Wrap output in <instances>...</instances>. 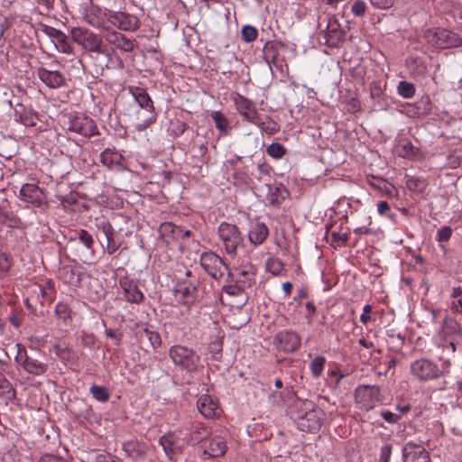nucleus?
Masks as SVG:
<instances>
[{"mask_svg":"<svg viewBox=\"0 0 462 462\" xmlns=\"http://www.w3.org/2000/svg\"><path fill=\"white\" fill-rule=\"evenodd\" d=\"M160 444L162 445L165 453L170 456V454L174 453L175 445L173 442L172 435H165L160 439Z\"/></svg>","mask_w":462,"mask_h":462,"instance_id":"a19ab883","label":"nucleus"},{"mask_svg":"<svg viewBox=\"0 0 462 462\" xmlns=\"http://www.w3.org/2000/svg\"><path fill=\"white\" fill-rule=\"evenodd\" d=\"M55 313L59 319L67 320L70 318V310L67 304L60 302L56 305Z\"/></svg>","mask_w":462,"mask_h":462,"instance_id":"79ce46f5","label":"nucleus"},{"mask_svg":"<svg viewBox=\"0 0 462 462\" xmlns=\"http://www.w3.org/2000/svg\"><path fill=\"white\" fill-rule=\"evenodd\" d=\"M16 346L18 347L17 356L15 357L16 362H18L27 373L40 376L48 371V364L28 356L25 349L22 348L20 344H17Z\"/></svg>","mask_w":462,"mask_h":462,"instance_id":"1a4fd4ad","label":"nucleus"},{"mask_svg":"<svg viewBox=\"0 0 462 462\" xmlns=\"http://www.w3.org/2000/svg\"><path fill=\"white\" fill-rule=\"evenodd\" d=\"M38 290H39V294L42 296V298H46L49 296V291H51V288L46 289V288L39 287Z\"/></svg>","mask_w":462,"mask_h":462,"instance_id":"774afa93","label":"nucleus"},{"mask_svg":"<svg viewBox=\"0 0 462 462\" xmlns=\"http://www.w3.org/2000/svg\"><path fill=\"white\" fill-rule=\"evenodd\" d=\"M232 99L235 103L236 109L245 120L249 123L256 122L258 113L253 101L238 93H235Z\"/></svg>","mask_w":462,"mask_h":462,"instance_id":"ddd939ff","label":"nucleus"},{"mask_svg":"<svg viewBox=\"0 0 462 462\" xmlns=\"http://www.w3.org/2000/svg\"><path fill=\"white\" fill-rule=\"evenodd\" d=\"M438 338L443 351L453 355L457 350V345L462 338V328L460 324L451 317H446L438 332Z\"/></svg>","mask_w":462,"mask_h":462,"instance_id":"20e7f679","label":"nucleus"},{"mask_svg":"<svg viewBox=\"0 0 462 462\" xmlns=\"http://www.w3.org/2000/svg\"><path fill=\"white\" fill-rule=\"evenodd\" d=\"M169 356L176 366L189 373L198 371L201 365L200 356L196 351L182 345L172 346L169 350Z\"/></svg>","mask_w":462,"mask_h":462,"instance_id":"39448f33","label":"nucleus"},{"mask_svg":"<svg viewBox=\"0 0 462 462\" xmlns=\"http://www.w3.org/2000/svg\"><path fill=\"white\" fill-rule=\"evenodd\" d=\"M285 152V148L279 143H273L266 148V153L275 159L282 158Z\"/></svg>","mask_w":462,"mask_h":462,"instance_id":"4c0bfd02","label":"nucleus"},{"mask_svg":"<svg viewBox=\"0 0 462 462\" xmlns=\"http://www.w3.org/2000/svg\"><path fill=\"white\" fill-rule=\"evenodd\" d=\"M443 366L441 369L431 359L420 358L411 364L410 372L416 381L426 383L440 378L445 374V370L450 366V361L446 360Z\"/></svg>","mask_w":462,"mask_h":462,"instance_id":"7ed1b4c3","label":"nucleus"},{"mask_svg":"<svg viewBox=\"0 0 462 462\" xmlns=\"http://www.w3.org/2000/svg\"><path fill=\"white\" fill-rule=\"evenodd\" d=\"M100 161L108 169H122L125 158L116 149L107 148L100 153Z\"/></svg>","mask_w":462,"mask_h":462,"instance_id":"b1692460","label":"nucleus"},{"mask_svg":"<svg viewBox=\"0 0 462 462\" xmlns=\"http://www.w3.org/2000/svg\"><path fill=\"white\" fill-rule=\"evenodd\" d=\"M241 32H242L243 40L246 42H254L257 38V35H258V32H257L256 28L254 26H251V25H245L242 28Z\"/></svg>","mask_w":462,"mask_h":462,"instance_id":"58836bf2","label":"nucleus"},{"mask_svg":"<svg viewBox=\"0 0 462 462\" xmlns=\"http://www.w3.org/2000/svg\"><path fill=\"white\" fill-rule=\"evenodd\" d=\"M42 31L53 40L56 49L59 51L69 55L73 53V48L68 42V37L63 32L48 25H43Z\"/></svg>","mask_w":462,"mask_h":462,"instance_id":"f3484780","label":"nucleus"},{"mask_svg":"<svg viewBox=\"0 0 462 462\" xmlns=\"http://www.w3.org/2000/svg\"><path fill=\"white\" fill-rule=\"evenodd\" d=\"M331 239L337 245H343L348 241V235L346 233L332 232Z\"/></svg>","mask_w":462,"mask_h":462,"instance_id":"de8ad7c7","label":"nucleus"},{"mask_svg":"<svg viewBox=\"0 0 462 462\" xmlns=\"http://www.w3.org/2000/svg\"><path fill=\"white\" fill-rule=\"evenodd\" d=\"M211 118L213 119L217 130L222 133H227L228 120L222 112L213 111L211 113Z\"/></svg>","mask_w":462,"mask_h":462,"instance_id":"473e14b6","label":"nucleus"},{"mask_svg":"<svg viewBox=\"0 0 462 462\" xmlns=\"http://www.w3.org/2000/svg\"><path fill=\"white\" fill-rule=\"evenodd\" d=\"M269 230L264 223H255L252 225L249 232L248 237L252 244L254 245H259L264 242L266 237L268 236Z\"/></svg>","mask_w":462,"mask_h":462,"instance_id":"cd10ccee","label":"nucleus"},{"mask_svg":"<svg viewBox=\"0 0 462 462\" xmlns=\"http://www.w3.org/2000/svg\"><path fill=\"white\" fill-rule=\"evenodd\" d=\"M251 124L257 125L263 132L270 135L276 134L280 129L279 125L269 116H265L263 119L258 115L256 122H252Z\"/></svg>","mask_w":462,"mask_h":462,"instance_id":"7c9ffc66","label":"nucleus"},{"mask_svg":"<svg viewBox=\"0 0 462 462\" xmlns=\"http://www.w3.org/2000/svg\"><path fill=\"white\" fill-rule=\"evenodd\" d=\"M429 42L440 49L458 47L462 43L461 38L455 32L446 29H437L435 32H427Z\"/></svg>","mask_w":462,"mask_h":462,"instance_id":"6e6552de","label":"nucleus"},{"mask_svg":"<svg viewBox=\"0 0 462 462\" xmlns=\"http://www.w3.org/2000/svg\"><path fill=\"white\" fill-rule=\"evenodd\" d=\"M277 349L283 352H293L300 346V337L292 331L283 330L274 337Z\"/></svg>","mask_w":462,"mask_h":462,"instance_id":"4468645a","label":"nucleus"},{"mask_svg":"<svg viewBox=\"0 0 462 462\" xmlns=\"http://www.w3.org/2000/svg\"><path fill=\"white\" fill-rule=\"evenodd\" d=\"M393 447L391 444H386L381 448L380 450V462H389L392 455Z\"/></svg>","mask_w":462,"mask_h":462,"instance_id":"8fccbe9b","label":"nucleus"},{"mask_svg":"<svg viewBox=\"0 0 462 462\" xmlns=\"http://www.w3.org/2000/svg\"><path fill=\"white\" fill-rule=\"evenodd\" d=\"M179 433L180 435H183L181 431ZM209 435L210 430L208 428L200 424H195L191 426L189 432L184 434L183 440L189 445H197L206 440Z\"/></svg>","mask_w":462,"mask_h":462,"instance_id":"5701e85b","label":"nucleus"},{"mask_svg":"<svg viewBox=\"0 0 462 462\" xmlns=\"http://www.w3.org/2000/svg\"><path fill=\"white\" fill-rule=\"evenodd\" d=\"M292 284L290 282H285L282 283V290L286 295H289L291 291Z\"/></svg>","mask_w":462,"mask_h":462,"instance_id":"69168bd1","label":"nucleus"},{"mask_svg":"<svg viewBox=\"0 0 462 462\" xmlns=\"http://www.w3.org/2000/svg\"><path fill=\"white\" fill-rule=\"evenodd\" d=\"M380 389L375 385H361L356 390V400L357 402H365L368 398L377 399Z\"/></svg>","mask_w":462,"mask_h":462,"instance_id":"c85d7f7f","label":"nucleus"},{"mask_svg":"<svg viewBox=\"0 0 462 462\" xmlns=\"http://www.w3.org/2000/svg\"><path fill=\"white\" fill-rule=\"evenodd\" d=\"M404 462H430L429 453L419 444L407 442L402 449Z\"/></svg>","mask_w":462,"mask_h":462,"instance_id":"6ab92c4d","label":"nucleus"},{"mask_svg":"<svg viewBox=\"0 0 462 462\" xmlns=\"http://www.w3.org/2000/svg\"><path fill=\"white\" fill-rule=\"evenodd\" d=\"M123 449L128 457H134L135 455L141 454L139 449H137V444L134 442L125 443L123 446Z\"/></svg>","mask_w":462,"mask_h":462,"instance_id":"09e8293b","label":"nucleus"},{"mask_svg":"<svg viewBox=\"0 0 462 462\" xmlns=\"http://www.w3.org/2000/svg\"><path fill=\"white\" fill-rule=\"evenodd\" d=\"M351 11L356 16H363L366 11V4L364 1L357 0L353 4Z\"/></svg>","mask_w":462,"mask_h":462,"instance_id":"49530a36","label":"nucleus"},{"mask_svg":"<svg viewBox=\"0 0 462 462\" xmlns=\"http://www.w3.org/2000/svg\"><path fill=\"white\" fill-rule=\"evenodd\" d=\"M377 211L381 216H384L386 213L390 211V205L387 201H380L377 204Z\"/></svg>","mask_w":462,"mask_h":462,"instance_id":"bf43d9fd","label":"nucleus"},{"mask_svg":"<svg viewBox=\"0 0 462 462\" xmlns=\"http://www.w3.org/2000/svg\"><path fill=\"white\" fill-rule=\"evenodd\" d=\"M277 49L273 42H267L263 47V56L268 63L275 64L277 59Z\"/></svg>","mask_w":462,"mask_h":462,"instance_id":"e433bc0d","label":"nucleus"},{"mask_svg":"<svg viewBox=\"0 0 462 462\" xmlns=\"http://www.w3.org/2000/svg\"><path fill=\"white\" fill-rule=\"evenodd\" d=\"M20 121L27 126L34 125L35 116L31 113H25L24 115L20 116Z\"/></svg>","mask_w":462,"mask_h":462,"instance_id":"6e6d98bb","label":"nucleus"},{"mask_svg":"<svg viewBox=\"0 0 462 462\" xmlns=\"http://www.w3.org/2000/svg\"><path fill=\"white\" fill-rule=\"evenodd\" d=\"M159 232L163 237H177L181 232L180 226L173 225L171 222L162 223L159 227Z\"/></svg>","mask_w":462,"mask_h":462,"instance_id":"2f4dec72","label":"nucleus"},{"mask_svg":"<svg viewBox=\"0 0 462 462\" xmlns=\"http://www.w3.org/2000/svg\"><path fill=\"white\" fill-rule=\"evenodd\" d=\"M325 363L326 359L321 356H316L311 361L310 365V369L311 370V373L313 374L314 376L319 377L322 374Z\"/></svg>","mask_w":462,"mask_h":462,"instance_id":"c9c22d12","label":"nucleus"},{"mask_svg":"<svg viewBox=\"0 0 462 462\" xmlns=\"http://www.w3.org/2000/svg\"><path fill=\"white\" fill-rule=\"evenodd\" d=\"M462 295V289L461 287H455L452 289V297L453 298H458Z\"/></svg>","mask_w":462,"mask_h":462,"instance_id":"338daca9","label":"nucleus"},{"mask_svg":"<svg viewBox=\"0 0 462 462\" xmlns=\"http://www.w3.org/2000/svg\"><path fill=\"white\" fill-rule=\"evenodd\" d=\"M89 391L93 398L98 402H106L109 400V393L104 386L94 384Z\"/></svg>","mask_w":462,"mask_h":462,"instance_id":"72a5a7b5","label":"nucleus"},{"mask_svg":"<svg viewBox=\"0 0 462 462\" xmlns=\"http://www.w3.org/2000/svg\"><path fill=\"white\" fill-rule=\"evenodd\" d=\"M106 18L110 23L122 31L133 32L139 27L138 18L124 12L108 11Z\"/></svg>","mask_w":462,"mask_h":462,"instance_id":"f8f14e48","label":"nucleus"},{"mask_svg":"<svg viewBox=\"0 0 462 462\" xmlns=\"http://www.w3.org/2000/svg\"><path fill=\"white\" fill-rule=\"evenodd\" d=\"M68 129L85 137L97 134L94 121L83 114L73 116L69 122Z\"/></svg>","mask_w":462,"mask_h":462,"instance_id":"9b49d317","label":"nucleus"},{"mask_svg":"<svg viewBox=\"0 0 462 462\" xmlns=\"http://www.w3.org/2000/svg\"><path fill=\"white\" fill-rule=\"evenodd\" d=\"M354 232H355V234H356L358 236H362V235L369 234L371 232V230L366 226H359V227L355 228Z\"/></svg>","mask_w":462,"mask_h":462,"instance_id":"0e129e2a","label":"nucleus"},{"mask_svg":"<svg viewBox=\"0 0 462 462\" xmlns=\"http://www.w3.org/2000/svg\"><path fill=\"white\" fill-rule=\"evenodd\" d=\"M326 42L328 46H337L345 39V32L336 16H330L325 30Z\"/></svg>","mask_w":462,"mask_h":462,"instance_id":"a211bd4d","label":"nucleus"},{"mask_svg":"<svg viewBox=\"0 0 462 462\" xmlns=\"http://www.w3.org/2000/svg\"><path fill=\"white\" fill-rule=\"evenodd\" d=\"M11 266L9 257L3 253H0V274L5 273Z\"/></svg>","mask_w":462,"mask_h":462,"instance_id":"5fc2aeb1","label":"nucleus"},{"mask_svg":"<svg viewBox=\"0 0 462 462\" xmlns=\"http://www.w3.org/2000/svg\"><path fill=\"white\" fill-rule=\"evenodd\" d=\"M70 36L73 42L88 52L106 53L103 48V34H97L88 28L73 27L70 30Z\"/></svg>","mask_w":462,"mask_h":462,"instance_id":"423d86ee","label":"nucleus"},{"mask_svg":"<svg viewBox=\"0 0 462 462\" xmlns=\"http://www.w3.org/2000/svg\"><path fill=\"white\" fill-rule=\"evenodd\" d=\"M199 412L208 419L217 416L219 412L218 403L208 394H203L197 401Z\"/></svg>","mask_w":462,"mask_h":462,"instance_id":"4be33fe9","label":"nucleus"},{"mask_svg":"<svg viewBox=\"0 0 462 462\" xmlns=\"http://www.w3.org/2000/svg\"><path fill=\"white\" fill-rule=\"evenodd\" d=\"M97 462H120L116 457L111 454H101L97 457Z\"/></svg>","mask_w":462,"mask_h":462,"instance_id":"13d9d810","label":"nucleus"},{"mask_svg":"<svg viewBox=\"0 0 462 462\" xmlns=\"http://www.w3.org/2000/svg\"><path fill=\"white\" fill-rule=\"evenodd\" d=\"M54 349L56 356L64 362L69 361L73 357V353L66 346L56 345Z\"/></svg>","mask_w":462,"mask_h":462,"instance_id":"ea45409f","label":"nucleus"},{"mask_svg":"<svg viewBox=\"0 0 462 462\" xmlns=\"http://www.w3.org/2000/svg\"><path fill=\"white\" fill-rule=\"evenodd\" d=\"M450 309L454 313L462 314V299L452 301Z\"/></svg>","mask_w":462,"mask_h":462,"instance_id":"e2e57ef3","label":"nucleus"},{"mask_svg":"<svg viewBox=\"0 0 462 462\" xmlns=\"http://www.w3.org/2000/svg\"><path fill=\"white\" fill-rule=\"evenodd\" d=\"M136 335L141 342L147 340L153 348H157L162 344L161 336L156 331L148 328H141L136 332Z\"/></svg>","mask_w":462,"mask_h":462,"instance_id":"c756f323","label":"nucleus"},{"mask_svg":"<svg viewBox=\"0 0 462 462\" xmlns=\"http://www.w3.org/2000/svg\"><path fill=\"white\" fill-rule=\"evenodd\" d=\"M197 290V283L180 282L175 286V297L184 304H190L195 300Z\"/></svg>","mask_w":462,"mask_h":462,"instance_id":"412c9836","label":"nucleus"},{"mask_svg":"<svg viewBox=\"0 0 462 462\" xmlns=\"http://www.w3.org/2000/svg\"><path fill=\"white\" fill-rule=\"evenodd\" d=\"M37 76L42 82L51 88H58L65 85V78L59 70L39 68Z\"/></svg>","mask_w":462,"mask_h":462,"instance_id":"aec40b11","label":"nucleus"},{"mask_svg":"<svg viewBox=\"0 0 462 462\" xmlns=\"http://www.w3.org/2000/svg\"><path fill=\"white\" fill-rule=\"evenodd\" d=\"M120 286L124 291V295L127 301L140 303L143 300V294L134 282L123 280L120 281Z\"/></svg>","mask_w":462,"mask_h":462,"instance_id":"a878e982","label":"nucleus"},{"mask_svg":"<svg viewBox=\"0 0 462 462\" xmlns=\"http://www.w3.org/2000/svg\"><path fill=\"white\" fill-rule=\"evenodd\" d=\"M103 39L109 44L125 52L132 51L134 47V41L110 28L103 30Z\"/></svg>","mask_w":462,"mask_h":462,"instance_id":"2eb2a0df","label":"nucleus"},{"mask_svg":"<svg viewBox=\"0 0 462 462\" xmlns=\"http://www.w3.org/2000/svg\"><path fill=\"white\" fill-rule=\"evenodd\" d=\"M452 235V229L449 226H443L438 232V241H448Z\"/></svg>","mask_w":462,"mask_h":462,"instance_id":"864d4df0","label":"nucleus"},{"mask_svg":"<svg viewBox=\"0 0 462 462\" xmlns=\"http://www.w3.org/2000/svg\"><path fill=\"white\" fill-rule=\"evenodd\" d=\"M371 311H372V306L371 305L366 304V305L364 306L363 313L360 316V321L363 324L365 325L370 320L369 314L371 313Z\"/></svg>","mask_w":462,"mask_h":462,"instance_id":"4d7b16f0","label":"nucleus"},{"mask_svg":"<svg viewBox=\"0 0 462 462\" xmlns=\"http://www.w3.org/2000/svg\"><path fill=\"white\" fill-rule=\"evenodd\" d=\"M20 198L23 201L37 208L42 207L44 203L42 189L33 183H26L22 186Z\"/></svg>","mask_w":462,"mask_h":462,"instance_id":"dca6fc26","label":"nucleus"},{"mask_svg":"<svg viewBox=\"0 0 462 462\" xmlns=\"http://www.w3.org/2000/svg\"><path fill=\"white\" fill-rule=\"evenodd\" d=\"M217 236L226 253L231 257L236 255V251L243 244V237L238 227L227 222H222L217 227Z\"/></svg>","mask_w":462,"mask_h":462,"instance_id":"0eeeda50","label":"nucleus"},{"mask_svg":"<svg viewBox=\"0 0 462 462\" xmlns=\"http://www.w3.org/2000/svg\"><path fill=\"white\" fill-rule=\"evenodd\" d=\"M200 265L214 279L223 277L227 270L224 261L212 252L204 253L200 257Z\"/></svg>","mask_w":462,"mask_h":462,"instance_id":"9d476101","label":"nucleus"},{"mask_svg":"<svg viewBox=\"0 0 462 462\" xmlns=\"http://www.w3.org/2000/svg\"><path fill=\"white\" fill-rule=\"evenodd\" d=\"M398 94L404 98H411L415 94V87L412 83L401 81L397 87Z\"/></svg>","mask_w":462,"mask_h":462,"instance_id":"f704fd0d","label":"nucleus"},{"mask_svg":"<svg viewBox=\"0 0 462 462\" xmlns=\"http://www.w3.org/2000/svg\"><path fill=\"white\" fill-rule=\"evenodd\" d=\"M226 451V445L220 437H213L208 440V445H205L203 455L205 458L218 457L224 456Z\"/></svg>","mask_w":462,"mask_h":462,"instance_id":"393cba45","label":"nucleus"},{"mask_svg":"<svg viewBox=\"0 0 462 462\" xmlns=\"http://www.w3.org/2000/svg\"><path fill=\"white\" fill-rule=\"evenodd\" d=\"M131 94L137 103L140 109L144 110L146 116H143L141 110L136 111V122L134 129L137 132H143L156 121V113L152 98L144 88H134L130 89Z\"/></svg>","mask_w":462,"mask_h":462,"instance_id":"f03ea898","label":"nucleus"},{"mask_svg":"<svg viewBox=\"0 0 462 462\" xmlns=\"http://www.w3.org/2000/svg\"><path fill=\"white\" fill-rule=\"evenodd\" d=\"M297 407L303 411L297 419L299 430L313 433L319 431L326 418L324 411L309 400L299 402Z\"/></svg>","mask_w":462,"mask_h":462,"instance_id":"f257e3e1","label":"nucleus"},{"mask_svg":"<svg viewBox=\"0 0 462 462\" xmlns=\"http://www.w3.org/2000/svg\"><path fill=\"white\" fill-rule=\"evenodd\" d=\"M78 235L79 242L83 244L88 249H92L94 243L92 236L84 229L79 230Z\"/></svg>","mask_w":462,"mask_h":462,"instance_id":"c03bdc74","label":"nucleus"},{"mask_svg":"<svg viewBox=\"0 0 462 462\" xmlns=\"http://www.w3.org/2000/svg\"><path fill=\"white\" fill-rule=\"evenodd\" d=\"M382 416L385 421L390 423L396 422L399 419V416L392 411H383Z\"/></svg>","mask_w":462,"mask_h":462,"instance_id":"052dcab7","label":"nucleus"},{"mask_svg":"<svg viewBox=\"0 0 462 462\" xmlns=\"http://www.w3.org/2000/svg\"><path fill=\"white\" fill-rule=\"evenodd\" d=\"M415 153L416 149L410 142L403 143L400 146L399 154L402 157H411L414 156Z\"/></svg>","mask_w":462,"mask_h":462,"instance_id":"a18cd8bd","label":"nucleus"},{"mask_svg":"<svg viewBox=\"0 0 462 462\" xmlns=\"http://www.w3.org/2000/svg\"><path fill=\"white\" fill-rule=\"evenodd\" d=\"M61 275L66 282L75 285L79 282V277L74 273L73 270L69 267H64L61 270Z\"/></svg>","mask_w":462,"mask_h":462,"instance_id":"37998d69","label":"nucleus"},{"mask_svg":"<svg viewBox=\"0 0 462 462\" xmlns=\"http://www.w3.org/2000/svg\"><path fill=\"white\" fill-rule=\"evenodd\" d=\"M13 391V386L11 383L2 375L0 377V395H4L5 393H9Z\"/></svg>","mask_w":462,"mask_h":462,"instance_id":"603ef678","label":"nucleus"},{"mask_svg":"<svg viewBox=\"0 0 462 462\" xmlns=\"http://www.w3.org/2000/svg\"><path fill=\"white\" fill-rule=\"evenodd\" d=\"M371 5L378 9H388L393 6L394 0H369Z\"/></svg>","mask_w":462,"mask_h":462,"instance_id":"3c124183","label":"nucleus"},{"mask_svg":"<svg viewBox=\"0 0 462 462\" xmlns=\"http://www.w3.org/2000/svg\"><path fill=\"white\" fill-rule=\"evenodd\" d=\"M423 186V182L421 180H420L419 179H416V178H411L407 180V187L410 189H415L419 187H422Z\"/></svg>","mask_w":462,"mask_h":462,"instance_id":"680f3d73","label":"nucleus"},{"mask_svg":"<svg viewBox=\"0 0 462 462\" xmlns=\"http://www.w3.org/2000/svg\"><path fill=\"white\" fill-rule=\"evenodd\" d=\"M97 228L101 231L106 239V250L109 254H114L118 246L116 244L114 238L116 232L110 223L106 220H102L97 224Z\"/></svg>","mask_w":462,"mask_h":462,"instance_id":"bb28decb","label":"nucleus"}]
</instances>
